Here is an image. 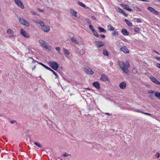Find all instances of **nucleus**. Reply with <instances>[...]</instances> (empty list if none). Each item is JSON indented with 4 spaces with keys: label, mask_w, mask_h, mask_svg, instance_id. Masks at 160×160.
<instances>
[{
    "label": "nucleus",
    "mask_w": 160,
    "mask_h": 160,
    "mask_svg": "<svg viewBox=\"0 0 160 160\" xmlns=\"http://www.w3.org/2000/svg\"><path fill=\"white\" fill-rule=\"evenodd\" d=\"M78 4L79 5H80L81 6H82V7H83V8H85L86 6L85 5V4H83L82 2H81L80 1H78Z\"/></svg>",
    "instance_id": "c85d7f7f"
},
{
    "label": "nucleus",
    "mask_w": 160,
    "mask_h": 160,
    "mask_svg": "<svg viewBox=\"0 0 160 160\" xmlns=\"http://www.w3.org/2000/svg\"><path fill=\"white\" fill-rule=\"evenodd\" d=\"M123 48L124 49V50H127V48L125 46H124V47H123Z\"/></svg>",
    "instance_id": "052dcab7"
},
{
    "label": "nucleus",
    "mask_w": 160,
    "mask_h": 160,
    "mask_svg": "<svg viewBox=\"0 0 160 160\" xmlns=\"http://www.w3.org/2000/svg\"><path fill=\"white\" fill-rule=\"evenodd\" d=\"M87 89L88 90H90V88H87Z\"/></svg>",
    "instance_id": "338daca9"
},
{
    "label": "nucleus",
    "mask_w": 160,
    "mask_h": 160,
    "mask_svg": "<svg viewBox=\"0 0 160 160\" xmlns=\"http://www.w3.org/2000/svg\"><path fill=\"white\" fill-rule=\"evenodd\" d=\"M120 50H122V48H121L120 49Z\"/></svg>",
    "instance_id": "774afa93"
},
{
    "label": "nucleus",
    "mask_w": 160,
    "mask_h": 160,
    "mask_svg": "<svg viewBox=\"0 0 160 160\" xmlns=\"http://www.w3.org/2000/svg\"><path fill=\"white\" fill-rule=\"evenodd\" d=\"M118 63L119 65L123 71L127 73L128 72V70L127 68H125V64L124 63L122 62H120V61H119Z\"/></svg>",
    "instance_id": "f03ea898"
},
{
    "label": "nucleus",
    "mask_w": 160,
    "mask_h": 160,
    "mask_svg": "<svg viewBox=\"0 0 160 160\" xmlns=\"http://www.w3.org/2000/svg\"><path fill=\"white\" fill-rule=\"evenodd\" d=\"M92 85L95 88L98 90L101 88L100 84L98 82H93Z\"/></svg>",
    "instance_id": "9d476101"
},
{
    "label": "nucleus",
    "mask_w": 160,
    "mask_h": 160,
    "mask_svg": "<svg viewBox=\"0 0 160 160\" xmlns=\"http://www.w3.org/2000/svg\"><path fill=\"white\" fill-rule=\"evenodd\" d=\"M100 36L101 37V38H105V36L104 35H101Z\"/></svg>",
    "instance_id": "3c124183"
},
{
    "label": "nucleus",
    "mask_w": 160,
    "mask_h": 160,
    "mask_svg": "<svg viewBox=\"0 0 160 160\" xmlns=\"http://www.w3.org/2000/svg\"><path fill=\"white\" fill-rule=\"evenodd\" d=\"M7 33L9 34H12V36L13 35V31L11 29H8L7 30Z\"/></svg>",
    "instance_id": "4be33fe9"
},
{
    "label": "nucleus",
    "mask_w": 160,
    "mask_h": 160,
    "mask_svg": "<svg viewBox=\"0 0 160 160\" xmlns=\"http://www.w3.org/2000/svg\"><path fill=\"white\" fill-rule=\"evenodd\" d=\"M89 28L92 31L93 30H94L93 26L91 25H89Z\"/></svg>",
    "instance_id": "4c0bfd02"
},
{
    "label": "nucleus",
    "mask_w": 160,
    "mask_h": 160,
    "mask_svg": "<svg viewBox=\"0 0 160 160\" xmlns=\"http://www.w3.org/2000/svg\"><path fill=\"white\" fill-rule=\"evenodd\" d=\"M56 50H60V48L59 47H57L55 48Z\"/></svg>",
    "instance_id": "bf43d9fd"
},
{
    "label": "nucleus",
    "mask_w": 160,
    "mask_h": 160,
    "mask_svg": "<svg viewBox=\"0 0 160 160\" xmlns=\"http://www.w3.org/2000/svg\"><path fill=\"white\" fill-rule=\"evenodd\" d=\"M126 22L127 24L129 26H132V24L128 20L125 19L124 20Z\"/></svg>",
    "instance_id": "393cba45"
},
{
    "label": "nucleus",
    "mask_w": 160,
    "mask_h": 160,
    "mask_svg": "<svg viewBox=\"0 0 160 160\" xmlns=\"http://www.w3.org/2000/svg\"><path fill=\"white\" fill-rule=\"evenodd\" d=\"M86 21L90 25H91V22L90 20L88 19H86Z\"/></svg>",
    "instance_id": "58836bf2"
},
{
    "label": "nucleus",
    "mask_w": 160,
    "mask_h": 160,
    "mask_svg": "<svg viewBox=\"0 0 160 160\" xmlns=\"http://www.w3.org/2000/svg\"><path fill=\"white\" fill-rule=\"evenodd\" d=\"M155 58L157 59L160 60V58L157 57H155Z\"/></svg>",
    "instance_id": "4d7b16f0"
},
{
    "label": "nucleus",
    "mask_w": 160,
    "mask_h": 160,
    "mask_svg": "<svg viewBox=\"0 0 160 160\" xmlns=\"http://www.w3.org/2000/svg\"><path fill=\"white\" fill-rule=\"evenodd\" d=\"M105 113L106 115H107L108 116H110L112 115L111 114H110L109 113H108V112Z\"/></svg>",
    "instance_id": "6e6d98bb"
},
{
    "label": "nucleus",
    "mask_w": 160,
    "mask_h": 160,
    "mask_svg": "<svg viewBox=\"0 0 160 160\" xmlns=\"http://www.w3.org/2000/svg\"><path fill=\"white\" fill-rule=\"evenodd\" d=\"M60 51H59V50L58 51V53H60Z\"/></svg>",
    "instance_id": "69168bd1"
},
{
    "label": "nucleus",
    "mask_w": 160,
    "mask_h": 160,
    "mask_svg": "<svg viewBox=\"0 0 160 160\" xmlns=\"http://www.w3.org/2000/svg\"><path fill=\"white\" fill-rule=\"evenodd\" d=\"M125 53H129V51H122Z\"/></svg>",
    "instance_id": "09e8293b"
},
{
    "label": "nucleus",
    "mask_w": 160,
    "mask_h": 160,
    "mask_svg": "<svg viewBox=\"0 0 160 160\" xmlns=\"http://www.w3.org/2000/svg\"><path fill=\"white\" fill-rule=\"evenodd\" d=\"M119 87L121 89H124L126 87V83L125 82H122L119 84Z\"/></svg>",
    "instance_id": "4468645a"
},
{
    "label": "nucleus",
    "mask_w": 160,
    "mask_h": 160,
    "mask_svg": "<svg viewBox=\"0 0 160 160\" xmlns=\"http://www.w3.org/2000/svg\"><path fill=\"white\" fill-rule=\"evenodd\" d=\"M70 12L72 13V15L75 17H77V12L74 10L72 9H70Z\"/></svg>",
    "instance_id": "6ab92c4d"
},
{
    "label": "nucleus",
    "mask_w": 160,
    "mask_h": 160,
    "mask_svg": "<svg viewBox=\"0 0 160 160\" xmlns=\"http://www.w3.org/2000/svg\"><path fill=\"white\" fill-rule=\"evenodd\" d=\"M156 66L157 67L160 68V64L159 63H157L156 64Z\"/></svg>",
    "instance_id": "8fccbe9b"
},
{
    "label": "nucleus",
    "mask_w": 160,
    "mask_h": 160,
    "mask_svg": "<svg viewBox=\"0 0 160 160\" xmlns=\"http://www.w3.org/2000/svg\"><path fill=\"white\" fill-rule=\"evenodd\" d=\"M20 34L22 36L27 38H28L30 36L28 32L25 31L22 28L20 29Z\"/></svg>",
    "instance_id": "39448f33"
},
{
    "label": "nucleus",
    "mask_w": 160,
    "mask_h": 160,
    "mask_svg": "<svg viewBox=\"0 0 160 160\" xmlns=\"http://www.w3.org/2000/svg\"><path fill=\"white\" fill-rule=\"evenodd\" d=\"M36 68V66L34 65L32 68V70H33Z\"/></svg>",
    "instance_id": "5fc2aeb1"
},
{
    "label": "nucleus",
    "mask_w": 160,
    "mask_h": 160,
    "mask_svg": "<svg viewBox=\"0 0 160 160\" xmlns=\"http://www.w3.org/2000/svg\"><path fill=\"white\" fill-rule=\"evenodd\" d=\"M92 18L93 20H95L96 19L95 18L94 16H92Z\"/></svg>",
    "instance_id": "680f3d73"
},
{
    "label": "nucleus",
    "mask_w": 160,
    "mask_h": 160,
    "mask_svg": "<svg viewBox=\"0 0 160 160\" xmlns=\"http://www.w3.org/2000/svg\"><path fill=\"white\" fill-rule=\"evenodd\" d=\"M100 32H102L103 33H105L106 31L105 30L102 28L99 27L98 28Z\"/></svg>",
    "instance_id": "b1692460"
},
{
    "label": "nucleus",
    "mask_w": 160,
    "mask_h": 160,
    "mask_svg": "<svg viewBox=\"0 0 160 160\" xmlns=\"http://www.w3.org/2000/svg\"><path fill=\"white\" fill-rule=\"evenodd\" d=\"M31 12L33 14V15H36L37 14V13L34 12V11H31Z\"/></svg>",
    "instance_id": "c03bdc74"
},
{
    "label": "nucleus",
    "mask_w": 160,
    "mask_h": 160,
    "mask_svg": "<svg viewBox=\"0 0 160 160\" xmlns=\"http://www.w3.org/2000/svg\"><path fill=\"white\" fill-rule=\"evenodd\" d=\"M92 32L93 35L96 37H99V35L98 34V33L96 32V31L95 30H93L92 31Z\"/></svg>",
    "instance_id": "cd10ccee"
},
{
    "label": "nucleus",
    "mask_w": 160,
    "mask_h": 160,
    "mask_svg": "<svg viewBox=\"0 0 160 160\" xmlns=\"http://www.w3.org/2000/svg\"><path fill=\"white\" fill-rule=\"evenodd\" d=\"M38 10L39 11H40V12H42V11H44L43 10H41V9H38Z\"/></svg>",
    "instance_id": "e2e57ef3"
},
{
    "label": "nucleus",
    "mask_w": 160,
    "mask_h": 160,
    "mask_svg": "<svg viewBox=\"0 0 160 160\" xmlns=\"http://www.w3.org/2000/svg\"><path fill=\"white\" fill-rule=\"evenodd\" d=\"M71 40L73 43H75L77 45H78L79 44L78 42L75 38L72 37L71 38Z\"/></svg>",
    "instance_id": "f3484780"
},
{
    "label": "nucleus",
    "mask_w": 160,
    "mask_h": 160,
    "mask_svg": "<svg viewBox=\"0 0 160 160\" xmlns=\"http://www.w3.org/2000/svg\"><path fill=\"white\" fill-rule=\"evenodd\" d=\"M100 80L103 81H108V77L105 74H102Z\"/></svg>",
    "instance_id": "9b49d317"
},
{
    "label": "nucleus",
    "mask_w": 160,
    "mask_h": 160,
    "mask_svg": "<svg viewBox=\"0 0 160 160\" xmlns=\"http://www.w3.org/2000/svg\"><path fill=\"white\" fill-rule=\"evenodd\" d=\"M83 69L84 71L88 74L92 75L94 73L93 72L91 68H85Z\"/></svg>",
    "instance_id": "423d86ee"
},
{
    "label": "nucleus",
    "mask_w": 160,
    "mask_h": 160,
    "mask_svg": "<svg viewBox=\"0 0 160 160\" xmlns=\"http://www.w3.org/2000/svg\"><path fill=\"white\" fill-rule=\"evenodd\" d=\"M122 6L125 9L129 11H132V9L130 8L128 5L122 4Z\"/></svg>",
    "instance_id": "a211bd4d"
},
{
    "label": "nucleus",
    "mask_w": 160,
    "mask_h": 160,
    "mask_svg": "<svg viewBox=\"0 0 160 160\" xmlns=\"http://www.w3.org/2000/svg\"><path fill=\"white\" fill-rule=\"evenodd\" d=\"M121 32L124 35L127 36L129 34V32L125 28H122L121 30Z\"/></svg>",
    "instance_id": "ddd939ff"
},
{
    "label": "nucleus",
    "mask_w": 160,
    "mask_h": 160,
    "mask_svg": "<svg viewBox=\"0 0 160 160\" xmlns=\"http://www.w3.org/2000/svg\"><path fill=\"white\" fill-rule=\"evenodd\" d=\"M112 35L113 36H118L119 35V33L118 31L116 30H114L112 33Z\"/></svg>",
    "instance_id": "5701e85b"
},
{
    "label": "nucleus",
    "mask_w": 160,
    "mask_h": 160,
    "mask_svg": "<svg viewBox=\"0 0 160 160\" xmlns=\"http://www.w3.org/2000/svg\"><path fill=\"white\" fill-rule=\"evenodd\" d=\"M150 78L151 81L153 83L157 84L160 85V82L156 79L154 77L151 76L150 77Z\"/></svg>",
    "instance_id": "1a4fd4ad"
},
{
    "label": "nucleus",
    "mask_w": 160,
    "mask_h": 160,
    "mask_svg": "<svg viewBox=\"0 0 160 160\" xmlns=\"http://www.w3.org/2000/svg\"><path fill=\"white\" fill-rule=\"evenodd\" d=\"M154 52H156V53L158 54H159L158 52H157L156 51H154Z\"/></svg>",
    "instance_id": "0e129e2a"
},
{
    "label": "nucleus",
    "mask_w": 160,
    "mask_h": 160,
    "mask_svg": "<svg viewBox=\"0 0 160 160\" xmlns=\"http://www.w3.org/2000/svg\"><path fill=\"white\" fill-rule=\"evenodd\" d=\"M155 96L160 99V93L159 92H156L155 93Z\"/></svg>",
    "instance_id": "a878e982"
},
{
    "label": "nucleus",
    "mask_w": 160,
    "mask_h": 160,
    "mask_svg": "<svg viewBox=\"0 0 160 160\" xmlns=\"http://www.w3.org/2000/svg\"><path fill=\"white\" fill-rule=\"evenodd\" d=\"M108 30L109 31H113L115 29V28L111 25H109L108 26Z\"/></svg>",
    "instance_id": "412c9836"
},
{
    "label": "nucleus",
    "mask_w": 160,
    "mask_h": 160,
    "mask_svg": "<svg viewBox=\"0 0 160 160\" xmlns=\"http://www.w3.org/2000/svg\"><path fill=\"white\" fill-rule=\"evenodd\" d=\"M37 63L38 64L41 65L42 66V65H43V64L42 63V62H37Z\"/></svg>",
    "instance_id": "13d9d810"
},
{
    "label": "nucleus",
    "mask_w": 160,
    "mask_h": 160,
    "mask_svg": "<svg viewBox=\"0 0 160 160\" xmlns=\"http://www.w3.org/2000/svg\"><path fill=\"white\" fill-rule=\"evenodd\" d=\"M49 70L51 71L52 72V73H53L56 77V78H59L57 74V73L56 72H55L53 70H52V69L50 68L49 69Z\"/></svg>",
    "instance_id": "aec40b11"
},
{
    "label": "nucleus",
    "mask_w": 160,
    "mask_h": 160,
    "mask_svg": "<svg viewBox=\"0 0 160 160\" xmlns=\"http://www.w3.org/2000/svg\"><path fill=\"white\" fill-rule=\"evenodd\" d=\"M96 46L98 47L102 46L104 45V43L102 41L96 42Z\"/></svg>",
    "instance_id": "dca6fc26"
},
{
    "label": "nucleus",
    "mask_w": 160,
    "mask_h": 160,
    "mask_svg": "<svg viewBox=\"0 0 160 160\" xmlns=\"http://www.w3.org/2000/svg\"><path fill=\"white\" fill-rule=\"evenodd\" d=\"M42 66L45 68L47 70H49V69L50 68L48 67L46 65L43 64V65H42Z\"/></svg>",
    "instance_id": "c9c22d12"
},
{
    "label": "nucleus",
    "mask_w": 160,
    "mask_h": 160,
    "mask_svg": "<svg viewBox=\"0 0 160 160\" xmlns=\"http://www.w3.org/2000/svg\"><path fill=\"white\" fill-rule=\"evenodd\" d=\"M42 30L44 32H48L50 30V28L48 26L45 25L42 28Z\"/></svg>",
    "instance_id": "f8f14e48"
},
{
    "label": "nucleus",
    "mask_w": 160,
    "mask_h": 160,
    "mask_svg": "<svg viewBox=\"0 0 160 160\" xmlns=\"http://www.w3.org/2000/svg\"><path fill=\"white\" fill-rule=\"evenodd\" d=\"M122 13L125 17H127L128 16V14L127 13H125V12L124 10L123 12H122Z\"/></svg>",
    "instance_id": "49530a36"
},
{
    "label": "nucleus",
    "mask_w": 160,
    "mask_h": 160,
    "mask_svg": "<svg viewBox=\"0 0 160 160\" xmlns=\"http://www.w3.org/2000/svg\"><path fill=\"white\" fill-rule=\"evenodd\" d=\"M70 156V155H69L67 153H65L63 154V156L64 157H67V156Z\"/></svg>",
    "instance_id": "79ce46f5"
},
{
    "label": "nucleus",
    "mask_w": 160,
    "mask_h": 160,
    "mask_svg": "<svg viewBox=\"0 0 160 160\" xmlns=\"http://www.w3.org/2000/svg\"><path fill=\"white\" fill-rule=\"evenodd\" d=\"M117 11L118 12H120L121 13H122V12H123V10L120 8L119 7H118L117 8Z\"/></svg>",
    "instance_id": "bb28decb"
},
{
    "label": "nucleus",
    "mask_w": 160,
    "mask_h": 160,
    "mask_svg": "<svg viewBox=\"0 0 160 160\" xmlns=\"http://www.w3.org/2000/svg\"><path fill=\"white\" fill-rule=\"evenodd\" d=\"M29 53H26V55H25V56L26 57H28L29 58V59H32V63H35L36 62H38V61H36V60H34V59H33V58H32V57H29L30 56L29 55Z\"/></svg>",
    "instance_id": "2eb2a0df"
},
{
    "label": "nucleus",
    "mask_w": 160,
    "mask_h": 160,
    "mask_svg": "<svg viewBox=\"0 0 160 160\" xmlns=\"http://www.w3.org/2000/svg\"><path fill=\"white\" fill-rule=\"evenodd\" d=\"M147 9L149 11L151 12L153 14L158 15L159 12L156 10L155 9L151 7H149L147 8Z\"/></svg>",
    "instance_id": "6e6552de"
},
{
    "label": "nucleus",
    "mask_w": 160,
    "mask_h": 160,
    "mask_svg": "<svg viewBox=\"0 0 160 160\" xmlns=\"http://www.w3.org/2000/svg\"><path fill=\"white\" fill-rule=\"evenodd\" d=\"M135 19L137 20V21L138 22L141 23L142 22V20L140 18H135Z\"/></svg>",
    "instance_id": "e433bc0d"
},
{
    "label": "nucleus",
    "mask_w": 160,
    "mask_h": 160,
    "mask_svg": "<svg viewBox=\"0 0 160 160\" xmlns=\"http://www.w3.org/2000/svg\"><path fill=\"white\" fill-rule=\"evenodd\" d=\"M41 21V20H34V22H35L37 24H39L40 22Z\"/></svg>",
    "instance_id": "ea45409f"
},
{
    "label": "nucleus",
    "mask_w": 160,
    "mask_h": 160,
    "mask_svg": "<svg viewBox=\"0 0 160 160\" xmlns=\"http://www.w3.org/2000/svg\"><path fill=\"white\" fill-rule=\"evenodd\" d=\"M143 114H144L145 115H151V114L149 113H147V112H143Z\"/></svg>",
    "instance_id": "603ef678"
},
{
    "label": "nucleus",
    "mask_w": 160,
    "mask_h": 160,
    "mask_svg": "<svg viewBox=\"0 0 160 160\" xmlns=\"http://www.w3.org/2000/svg\"><path fill=\"white\" fill-rule=\"evenodd\" d=\"M154 91L152 90H150L148 91V93H152L154 92Z\"/></svg>",
    "instance_id": "37998d69"
},
{
    "label": "nucleus",
    "mask_w": 160,
    "mask_h": 160,
    "mask_svg": "<svg viewBox=\"0 0 160 160\" xmlns=\"http://www.w3.org/2000/svg\"><path fill=\"white\" fill-rule=\"evenodd\" d=\"M16 122H17V121L15 120H13L11 121V122L12 123H16Z\"/></svg>",
    "instance_id": "a18cd8bd"
},
{
    "label": "nucleus",
    "mask_w": 160,
    "mask_h": 160,
    "mask_svg": "<svg viewBox=\"0 0 160 160\" xmlns=\"http://www.w3.org/2000/svg\"><path fill=\"white\" fill-rule=\"evenodd\" d=\"M134 30L135 32H138L140 31V29L138 28H134Z\"/></svg>",
    "instance_id": "72a5a7b5"
},
{
    "label": "nucleus",
    "mask_w": 160,
    "mask_h": 160,
    "mask_svg": "<svg viewBox=\"0 0 160 160\" xmlns=\"http://www.w3.org/2000/svg\"><path fill=\"white\" fill-rule=\"evenodd\" d=\"M15 3L18 6L22 9L24 8V6L22 2L20 0H14Z\"/></svg>",
    "instance_id": "0eeeda50"
},
{
    "label": "nucleus",
    "mask_w": 160,
    "mask_h": 160,
    "mask_svg": "<svg viewBox=\"0 0 160 160\" xmlns=\"http://www.w3.org/2000/svg\"><path fill=\"white\" fill-rule=\"evenodd\" d=\"M34 144L39 148H41L42 147L41 145L38 142H35Z\"/></svg>",
    "instance_id": "c756f323"
},
{
    "label": "nucleus",
    "mask_w": 160,
    "mask_h": 160,
    "mask_svg": "<svg viewBox=\"0 0 160 160\" xmlns=\"http://www.w3.org/2000/svg\"><path fill=\"white\" fill-rule=\"evenodd\" d=\"M136 111L137 112L141 113H143V112L141 111L139 109H137L136 110Z\"/></svg>",
    "instance_id": "a19ab883"
},
{
    "label": "nucleus",
    "mask_w": 160,
    "mask_h": 160,
    "mask_svg": "<svg viewBox=\"0 0 160 160\" xmlns=\"http://www.w3.org/2000/svg\"><path fill=\"white\" fill-rule=\"evenodd\" d=\"M48 64L50 67L56 71L58 69L59 67L58 63L55 62L49 61Z\"/></svg>",
    "instance_id": "f257e3e1"
},
{
    "label": "nucleus",
    "mask_w": 160,
    "mask_h": 160,
    "mask_svg": "<svg viewBox=\"0 0 160 160\" xmlns=\"http://www.w3.org/2000/svg\"><path fill=\"white\" fill-rule=\"evenodd\" d=\"M19 22L22 24L26 27H29L30 25L29 23L23 18H20Z\"/></svg>",
    "instance_id": "7ed1b4c3"
},
{
    "label": "nucleus",
    "mask_w": 160,
    "mask_h": 160,
    "mask_svg": "<svg viewBox=\"0 0 160 160\" xmlns=\"http://www.w3.org/2000/svg\"><path fill=\"white\" fill-rule=\"evenodd\" d=\"M135 9L139 11H141V9L139 8H138V7H136L135 8Z\"/></svg>",
    "instance_id": "864d4df0"
},
{
    "label": "nucleus",
    "mask_w": 160,
    "mask_h": 160,
    "mask_svg": "<svg viewBox=\"0 0 160 160\" xmlns=\"http://www.w3.org/2000/svg\"><path fill=\"white\" fill-rule=\"evenodd\" d=\"M155 156L157 158H158L160 157V154L159 152H157L155 154Z\"/></svg>",
    "instance_id": "473e14b6"
},
{
    "label": "nucleus",
    "mask_w": 160,
    "mask_h": 160,
    "mask_svg": "<svg viewBox=\"0 0 160 160\" xmlns=\"http://www.w3.org/2000/svg\"><path fill=\"white\" fill-rule=\"evenodd\" d=\"M125 66H126V68H128L129 67V63L128 62L127 63H126V65H125Z\"/></svg>",
    "instance_id": "de8ad7c7"
},
{
    "label": "nucleus",
    "mask_w": 160,
    "mask_h": 160,
    "mask_svg": "<svg viewBox=\"0 0 160 160\" xmlns=\"http://www.w3.org/2000/svg\"><path fill=\"white\" fill-rule=\"evenodd\" d=\"M103 54L104 55L107 56H108V52L107 51H103Z\"/></svg>",
    "instance_id": "2f4dec72"
},
{
    "label": "nucleus",
    "mask_w": 160,
    "mask_h": 160,
    "mask_svg": "<svg viewBox=\"0 0 160 160\" xmlns=\"http://www.w3.org/2000/svg\"><path fill=\"white\" fill-rule=\"evenodd\" d=\"M39 42L41 45L45 49H48L49 48V45H47L46 42L43 40L40 39L39 40Z\"/></svg>",
    "instance_id": "20e7f679"
},
{
    "label": "nucleus",
    "mask_w": 160,
    "mask_h": 160,
    "mask_svg": "<svg viewBox=\"0 0 160 160\" xmlns=\"http://www.w3.org/2000/svg\"><path fill=\"white\" fill-rule=\"evenodd\" d=\"M39 22H39V24L40 25V26L42 27H42H43L44 26H45L44 23L43 22H42V21L41 20Z\"/></svg>",
    "instance_id": "7c9ffc66"
},
{
    "label": "nucleus",
    "mask_w": 160,
    "mask_h": 160,
    "mask_svg": "<svg viewBox=\"0 0 160 160\" xmlns=\"http://www.w3.org/2000/svg\"><path fill=\"white\" fill-rule=\"evenodd\" d=\"M64 54L66 55H68L70 53L69 51H64Z\"/></svg>",
    "instance_id": "f704fd0d"
}]
</instances>
